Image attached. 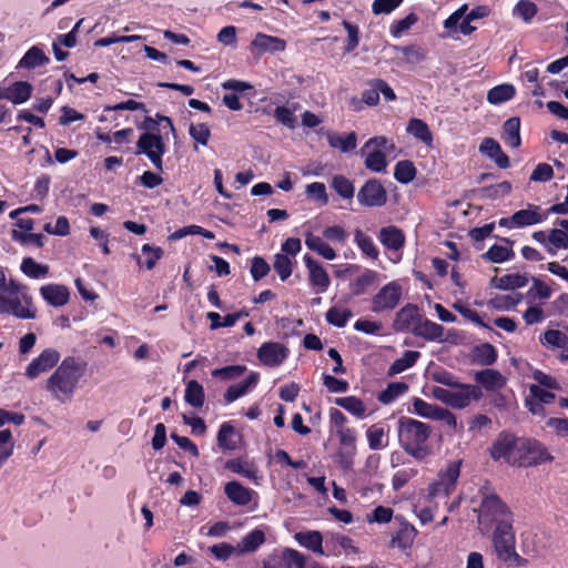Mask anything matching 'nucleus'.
Wrapping results in <instances>:
<instances>
[{
  "mask_svg": "<svg viewBox=\"0 0 568 568\" xmlns=\"http://www.w3.org/2000/svg\"><path fill=\"white\" fill-rule=\"evenodd\" d=\"M87 366L88 363L80 357H64L54 373L47 379V390L62 403L70 399L80 379L85 374Z\"/></svg>",
  "mask_w": 568,
  "mask_h": 568,
  "instance_id": "obj_1",
  "label": "nucleus"
},
{
  "mask_svg": "<svg viewBox=\"0 0 568 568\" xmlns=\"http://www.w3.org/2000/svg\"><path fill=\"white\" fill-rule=\"evenodd\" d=\"M432 427L412 417L402 416L397 422V436L403 450L416 460H423L432 454L429 438Z\"/></svg>",
  "mask_w": 568,
  "mask_h": 568,
  "instance_id": "obj_2",
  "label": "nucleus"
},
{
  "mask_svg": "<svg viewBox=\"0 0 568 568\" xmlns=\"http://www.w3.org/2000/svg\"><path fill=\"white\" fill-rule=\"evenodd\" d=\"M478 520L480 524L498 525L499 523L514 521V514L506 503L495 493L484 494L479 506Z\"/></svg>",
  "mask_w": 568,
  "mask_h": 568,
  "instance_id": "obj_3",
  "label": "nucleus"
},
{
  "mask_svg": "<svg viewBox=\"0 0 568 568\" xmlns=\"http://www.w3.org/2000/svg\"><path fill=\"white\" fill-rule=\"evenodd\" d=\"M552 460L554 456L542 443L537 439L527 438L517 447V459L513 462V465L528 468L551 463Z\"/></svg>",
  "mask_w": 568,
  "mask_h": 568,
  "instance_id": "obj_4",
  "label": "nucleus"
},
{
  "mask_svg": "<svg viewBox=\"0 0 568 568\" xmlns=\"http://www.w3.org/2000/svg\"><path fill=\"white\" fill-rule=\"evenodd\" d=\"M545 221L544 209L540 205L527 203L525 209L516 211L511 216L501 217L498 225L511 230L540 224Z\"/></svg>",
  "mask_w": 568,
  "mask_h": 568,
  "instance_id": "obj_5",
  "label": "nucleus"
},
{
  "mask_svg": "<svg viewBox=\"0 0 568 568\" xmlns=\"http://www.w3.org/2000/svg\"><path fill=\"white\" fill-rule=\"evenodd\" d=\"M166 146L162 135L151 132L142 133L136 142L135 154H145L155 169L163 170V155Z\"/></svg>",
  "mask_w": 568,
  "mask_h": 568,
  "instance_id": "obj_6",
  "label": "nucleus"
},
{
  "mask_svg": "<svg viewBox=\"0 0 568 568\" xmlns=\"http://www.w3.org/2000/svg\"><path fill=\"white\" fill-rule=\"evenodd\" d=\"M28 291L29 288L26 285V288L18 294L9 295L6 314H12L17 318L21 320L36 318L37 310L33 306L32 296Z\"/></svg>",
  "mask_w": 568,
  "mask_h": 568,
  "instance_id": "obj_7",
  "label": "nucleus"
},
{
  "mask_svg": "<svg viewBox=\"0 0 568 568\" xmlns=\"http://www.w3.org/2000/svg\"><path fill=\"white\" fill-rule=\"evenodd\" d=\"M357 200L363 206L379 207L386 204L387 192L379 180L369 179L359 189Z\"/></svg>",
  "mask_w": 568,
  "mask_h": 568,
  "instance_id": "obj_8",
  "label": "nucleus"
},
{
  "mask_svg": "<svg viewBox=\"0 0 568 568\" xmlns=\"http://www.w3.org/2000/svg\"><path fill=\"white\" fill-rule=\"evenodd\" d=\"M493 546L497 558H501L510 550L516 548V535L514 529V521H505L496 525L493 531Z\"/></svg>",
  "mask_w": 568,
  "mask_h": 568,
  "instance_id": "obj_9",
  "label": "nucleus"
},
{
  "mask_svg": "<svg viewBox=\"0 0 568 568\" xmlns=\"http://www.w3.org/2000/svg\"><path fill=\"white\" fill-rule=\"evenodd\" d=\"M402 298V286L397 282L384 285L372 300V311L381 313L394 310Z\"/></svg>",
  "mask_w": 568,
  "mask_h": 568,
  "instance_id": "obj_10",
  "label": "nucleus"
},
{
  "mask_svg": "<svg viewBox=\"0 0 568 568\" xmlns=\"http://www.w3.org/2000/svg\"><path fill=\"white\" fill-rule=\"evenodd\" d=\"M258 361L267 367L280 366L290 355V349L278 342H265L257 349Z\"/></svg>",
  "mask_w": 568,
  "mask_h": 568,
  "instance_id": "obj_11",
  "label": "nucleus"
},
{
  "mask_svg": "<svg viewBox=\"0 0 568 568\" xmlns=\"http://www.w3.org/2000/svg\"><path fill=\"white\" fill-rule=\"evenodd\" d=\"M459 477V465L450 464L445 471L438 475V479L429 485V495L432 497L449 496L456 488Z\"/></svg>",
  "mask_w": 568,
  "mask_h": 568,
  "instance_id": "obj_12",
  "label": "nucleus"
},
{
  "mask_svg": "<svg viewBox=\"0 0 568 568\" xmlns=\"http://www.w3.org/2000/svg\"><path fill=\"white\" fill-rule=\"evenodd\" d=\"M517 438L508 432H501L489 449L490 457L494 460L505 459L508 464L513 465V462L517 459V457H513L514 452H517Z\"/></svg>",
  "mask_w": 568,
  "mask_h": 568,
  "instance_id": "obj_13",
  "label": "nucleus"
},
{
  "mask_svg": "<svg viewBox=\"0 0 568 568\" xmlns=\"http://www.w3.org/2000/svg\"><path fill=\"white\" fill-rule=\"evenodd\" d=\"M341 447L337 452L339 464L347 468L353 464V458L356 455V430L347 427L344 429H336Z\"/></svg>",
  "mask_w": 568,
  "mask_h": 568,
  "instance_id": "obj_14",
  "label": "nucleus"
},
{
  "mask_svg": "<svg viewBox=\"0 0 568 568\" xmlns=\"http://www.w3.org/2000/svg\"><path fill=\"white\" fill-rule=\"evenodd\" d=\"M60 361V353L53 348L43 349L26 368V376L30 379L38 377L53 368Z\"/></svg>",
  "mask_w": 568,
  "mask_h": 568,
  "instance_id": "obj_15",
  "label": "nucleus"
},
{
  "mask_svg": "<svg viewBox=\"0 0 568 568\" xmlns=\"http://www.w3.org/2000/svg\"><path fill=\"white\" fill-rule=\"evenodd\" d=\"M449 406L456 409H463L470 405L473 400H479L484 396L480 386L460 383L454 387Z\"/></svg>",
  "mask_w": 568,
  "mask_h": 568,
  "instance_id": "obj_16",
  "label": "nucleus"
},
{
  "mask_svg": "<svg viewBox=\"0 0 568 568\" xmlns=\"http://www.w3.org/2000/svg\"><path fill=\"white\" fill-rule=\"evenodd\" d=\"M303 261L308 271L310 284L313 287H316L317 293L325 292L331 284V280L326 270L322 266L320 262L315 261L310 254H305Z\"/></svg>",
  "mask_w": 568,
  "mask_h": 568,
  "instance_id": "obj_17",
  "label": "nucleus"
},
{
  "mask_svg": "<svg viewBox=\"0 0 568 568\" xmlns=\"http://www.w3.org/2000/svg\"><path fill=\"white\" fill-rule=\"evenodd\" d=\"M395 520L398 521V528L392 536L390 546L403 550L410 548L417 536L416 528L402 516H396Z\"/></svg>",
  "mask_w": 568,
  "mask_h": 568,
  "instance_id": "obj_18",
  "label": "nucleus"
},
{
  "mask_svg": "<svg viewBox=\"0 0 568 568\" xmlns=\"http://www.w3.org/2000/svg\"><path fill=\"white\" fill-rule=\"evenodd\" d=\"M422 317L418 306L408 303L397 312L394 321V328L397 332L413 333V328L420 322Z\"/></svg>",
  "mask_w": 568,
  "mask_h": 568,
  "instance_id": "obj_19",
  "label": "nucleus"
},
{
  "mask_svg": "<svg viewBox=\"0 0 568 568\" xmlns=\"http://www.w3.org/2000/svg\"><path fill=\"white\" fill-rule=\"evenodd\" d=\"M41 297L53 307H61L68 304L70 291L65 285L49 283L42 285L39 290Z\"/></svg>",
  "mask_w": 568,
  "mask_h": 568,
  "instance_id": "obj_20",
  "label": "nucleus"
},
{
  "mask_svg": "<svg viewBox=\"0 0 568 568\" xmlns=\"http://www.w3.org/2000/svg\"><path fill=\"white\" fill-rule=\"evenodd\" d=\"M555 225L561 229L554 227L548 233L547 252L551 255L556 254L558 250L568 248V220L557 219Z\"/></svg>",
  "mask_w": 568,
  "mask_h": 568,
  "instance_id": "obj_21",
  "label": "nucleus"
},
{
  "mask_svg": "<svg viewBox=\"0 0 568 568\" xmlns=\"http://www.w3.org/2000/svg\"><path fill=\"white\" fill-rule=\"evenodd\" d=\"M378 240L382 245L390 251H399L405 246L406 237L402 229L388 225L381 229Z\"/></svg>",
  "mask_w": 568,
  "mask_h": 568,
  "instance_id": "obj_22",
  "label": "nucleus"
},
{
  "mask_svg": "<svg viewBox=\"0 0 568 568\" xmlns=\"http://www.w3.org/2000/svg\"><path fill=\"white\" fill-rule=\"evenodd\" d=\"M500 241L506 243L508 246L498 244L491 245L487 252L481 254V258L484 261L500 264L515 257V252L513 250L514 241L508 237H501Z\"/></svg>",
  "mask_w": 568,
  "mask_h": 568,
  "instance_id": "obj_23",
  "label": "nucleus"
},
{
  "mask_svg": "<svg viewBox=\"0 0 568 568\" xmlns=\"http://www.w3.org/2000/svg\"><path fill=\"white\" fill-rule=\"evenodd\" d=\"M258 379L260 374L257 372H251L244 381L229 386L224 394L225 403L231 404L247 394L252 388L256 386Z\"/></svg>",
  "mask_w": 568,
  "mask_h": 568,
  "instance_id": "obj_24",
  "label": "nucleus"
},
{
  "mask_svg": "<svg viewBox=\"0 0 568 568\" xmlns=\"http://www.w3.org/2000/svg\"><path fill=\"white\" fill-rule=\"evenodd\" d=\"M251 45L254 50H256L258 53H265V52H281L284 51L286 48L285 40L268 36L265 33H257L255 38L252 40Z\"/></svg>",
  "mask_w": 568,
  "mask_h": 568,
  "instance_id": "obj_25",
  "label": "nucleus"
},
{
  "mask_svg": "<svg viewBox=\"0 0 568 568\" xmlns=\"http://www.w3.org/2000/svg\"><path fill=\"white\" fill-rule=\"evenodd\" d=\"M480 152L485 153L491 160L495 161L496 165L500 169H508L510 166V160L500 148V144L493 138H486L483 140L479 146Z\"/></svg>",
  "mask_w": 568,
  "mask_h": 568,
  "instance_id": "obj_26",
  "label": "nucleus"
},
{
  "mask_svg": "<svg viewBox=\"0 0 568 568\" xmlns=\"http://www.w3.org/2000/svg\"><path fill=\"white\" fill-rule=\"evenodd\" d=\"M226 497L237 506H246L251 503L254 490L244 487L236 480L229 481L224 487Z\"/></svg>",
  "mask_w": 568,
  "mask_h": 568,
  "instance_id": "obj_27",
  "label": "nucleus"
},
{
  "mask_svg": "<svg viewBox=\"0 0 568 568\" xmlns=\"http://www.w3.org/2000/svg\"><path fill=\"white\" fill-rule=\"evenodd\" d=\"M475 381L486 390H498L506 385V378L503 374L493 368H485L475 373Z\"/></svg>",
  "mask_w": 568,
  "mask_h": 568,
  "instance_id": "obj_28",
  "label": "nucleus"
},
{
  "mask_svg": "<svg viewBox=\"0 0 568 568\" xmlns=\"http://www.w3.org/2000/svg\"><path fill=\"white\" fill-rule=\"evenodd\" d=\"M470 358L471 363L488 367L496 363L498 352L490 343H481L473 347Z\"/></svg>",
  "mask_w": 568,
  "mask_h": 568,
  "instance_id": "obj_29",
  "label": "nucleus"
},
{
  "mask_svg": "<svg viewBox=\"0 0 568 568\" xmlns=\"http://www.w3.org/2000/svg\"><path fill=\"white\" fill-rule=\"evenodd\" d=\"M467 10V4L459 7L444 21V27L446 29H453L459 23V30L464 36L471 34L476 30V27L470 24L473 20H468V17L466 16Z\"/></svg>",
  "mask_w": 568,
  "mask_h": 568,
  "instance_id": "obj_30",
  "label": "nucleus"
},
{
  "mask_svg": "<svg viewBox=\"0 0 568 568\" xmlns=\"http://www.w3.org/2000/svg\"><path fill=\"white\" fill-rule=\"evenodd\" d=\"M444 326L433 322L428 318L420 320L417 325L413 328V334L418 337H423L426 341H442L444 336Z\"/></svg>",
  "mask_w": 568,
  "mask_h": 568,
  "instance_id": "obj_31",
  "label": "nucleus"
},
{
  "mask_svg": "<svg viewBox=\"0 0 568 568\" xmlns=\"http://www.w3.org/2000/svg\"><path fill=\"white\" fill-rule=\"evenodd\" d=\"M528 282L529 277L526 274H505L503 276H494L490 280V286L498 290L508 291L525 287Z\"/></svg>",
  "mask_w": 568,
  "mask_h": 568,
  "instance_id": "obj_32",
  "label": "nucleus"
},
{
  "mask_svg": "<svg viewBox=\"0 0 568 568\" xmlns=\"http://www.w3.org/2000/svg\"><path fill=\"white\" fill-rule=\"evenodd\" d=\"M295 540L304 548L316 555L323 556V536L318 530L300 531L294 536Z\"/></svg>",
  "mask_w": 568,
  "mask_h": 568,
  "instance_id": "obj_33",
  "label": "nucleus"
},
{
  "mask_svg": "<svg viewBox=\"0 0 568 568\" xmlns=\"http://www.w3.org/2000/svg\"><path fill=\"white\" fill-rule=\"evenodd\" d=\"M33 87L28 81H16L7 87L6 100L13 104L27 102L32 95Z\"/></svg>",
  "mask_w": 568,
  "mask_h": 568,
  "instance_id": "obj_34",
  "label": "nucleus"
},
{
  "mask_svg": "<svg viewBox=\"0 0 568 568\" xmlns=\"http://www.w3.org/2000/svg\"><path fill=\"white\" fill-rule=\"evenodd\" d=\"M326 139L331 148L337 149L343 153L352 152L357 146V135L355 132H349L348 134L327 132Z\"/></svg>",
  "mask_w": 568,
  "mask_h": 568,
  "instance_id": "obj_35",
  "label": "nucleus"
},
{
  "mask_svg": "<svg viewBox=\"0 0 568 568\" xmlns=\"http://www.w3.org/2000/svg\"><path fill=\"white\" fill-rule=\"evenodd\" d=\"M388 429L382 424H374L366 430L368 447L372 450H381L388 446Z\"/></svg>",
  "mask_w": 568,
  "mask_h": 568,
  "instance_id": "obj_36",
  "label": "nucleus"
},
{
  "mask_svg": "<svg viewBox=\"0 0 568 568\" xmlns=\"http://www.w3.org/2000/svg\"><path fill=\"white\" fill-rule=\"evenodd\" d=\"M305 244L311 251L326 260L331 261L337 256L336 252L328 243H326L321 236L314 235L311 232L305 234Z\"/></svg>",
  "mask_w": 568,
  "mask_h": 568,
  "instance_id": "obj_37",
  "label": "nucleus"
},
{
  "mask_svg": "<svg viewBox=\"0 0 568 568\" xmlns=\"http://www.w3.org/2000/svg\"><path fill=\"white\" fill-rule=\"evenodd\" d=\"M503 140L509 146L516 149L520 146V119L513 116L503 124Z\"/></svg>",
  "mask_w": 568,
  "mask_h": 568,
  "instance_id": "obj_38",
  "label": "nucleus"
},
{
  "mask_svg": "<svg viewBox=\"0 0 568 568\" xmlns=\"http://www.w3.org/2000/svg\"><path fill=\"white\" fill-rule=\"evenodd\" d=\"M50 59L42 49L37 45L31 47L19 61L18 69H34L48 63Z\"/></svg>",
  "mask_w": 568,
  "mask_h": 568,
  "instance_id": "obj_39",
  "label": "nucleus"
},
{
  "mask_svg": "<svg viewBox=\"0 0 568 568\" xmlns=\"http://www.w3.org/2000/svg\"><path fill=\"white\" fill-rule=\"evenodd\" d=\"M406 131L408 134L413 135L415 139L422 141L426 145H432L433 133L427 123L423 120L416 118L410 119L407 123Z\"/></svg>",
  "mask_w": 568,
  "mask_h": 568,
  "instance_id": "obj_40",
  "label": "nucleus"
},
{
  "mask_svg": "<svg viewBox=\"0 0 568 568\" xmlns=\"http://www.w3.org/2000/svg\"><path fill=\"white\" fill-rule=\"evenodd\" d=\"M184 400L194 408H201L204 405V388L197 381L191 379L186 383Z\"/></svg>",
  "mask_w": 568,
  "mask_h": 568,
  "instance_id": "obj_41",
  "label": "nucleus"
},
{
  "mask_svg": "<svg viewBox=\"0 0 568 568\" xmlns=\"http://www.w3.org/2000/svg\"><path fill=\"white\" fill-rule=\"evenodd\" d=\"M378 273L373 270H365L351 283V292L353 295L359 296L366 293L367 288L375 285Z\"/></svg>",
  "mask_w": 568,
  "mask_h": 568,
  "instance_id": "obj_42",
  "label": "nucleus"
},
{
  "mask_svg": "<svg viewBox=\"0 0 568 568\" xmlns=\"http://www.w3.org/2000/svg\"><path fill=\"white\" fill-rule=\"evenodd\" d=\"M516 94V89L513 84L504 83L491 88L487 93V101L490 104H501L511 100Z\"/></svg>",
  "mask_w": 568,
  "mask_h": 568,
  "instance_id": "obj_43",
  "label": "nucleus"
},
{
  "mask_svg": "<svg viewBox=\"0 0 568 568\" xmlns=\"http://www.w3.org/2000/svg\"><path fill=\"white\" fill-rule=\"evenodd\" d=\"M419 357L420 353L418 351H405L403 356L389 366L387 375L392 377L413 367Z\"/></svg>",
  "mask_w": 568,
  "mask_h": 568,
  "instance_id": "obj_44",
  "label": "nucleus"
},
{
  "mask_svg": "<svg viewBox=\"0 0 568 568\" xmlns=\"http://www.w3.org/2000/svg\"><path fill=\"white\" fill-rule=\"evenodd\" d=\"M242 316H247V313L244 311H240L232 314H226L225 316H221L216 312H209L206 314L207 320L211 322V329H217L221 327H232Z\"/></svg>",
  "mask_w": 568,
  "mask_h": 568,
  "instance_id": "obj_45",
  "label": "nucleus"
},
{
  "mask_svg": "<svg viewBox=\"0 0 568 568\" xmlns=\"http://www.w3.org/2000/svg\"><path fill=\"white\" fill-rule=\"evenodd\" d=\"M335 404L352 415L356 416L357 418H363L366 416V405L356 396L337 397L335 398Z\"/></svg>",
  "mask_w": 568,
  "mask_h": 568,
  "instance_id": "obj_46",
  "label": "nucleus"
},
{
  "mask_svg": "<svg viewBox=\"0 0 568 568\" xmlns=\"http://www.w3.org/2000/svg\"><path fill=\"white\" fill-rule=\"evenodd\" d=\"M354 242L356 243L357 247L361 250V252L366 255L367 257H371L372 260H376L379 255V251L374 244L371 236L365 234L362 230L356 229L354 232Z\"/></svg>",
  "mask_w": 568,
  "mask_h": 568,
  "instance_id": "obj_47",
  "label": "nucleus"
},
{
  "mask_svg": "<svg viewBox=\"0 0 568 568\" xmlns=\"http://www.w3.org/2000/svg\"><path fill=\"white\" fill-rule=\"evenodd\" d=\"M408 385L404 382H392L387 385V387L382 390L377 399L384 404L388 405L397 399L399 396L404 395L408 390Z\"/></svg>",
  "mask_w": 568,
  "mask_h": 568,
  "instance_id": "obj_48",
  "label": "nucleus"
},
{
  "mask_svg": "<svg viewBox=\"0 0 568 568\" xmlns=\"http://www.w3.org/2000/svg\"><path fill=\"white\" fill-rule=\"evenodd\" d=\"M20 268L30 278H44L49 274V266L36 262L32 257H24Z\"/></svg>",
  "mask_w": 568,
  "mask_h": 568,
  "instance_id": "obj_49",
  "label": "nucleus"
},
{
  "mask_svg": "<svg viewBox=\"0 0 568 568\" xmlns=\"http://www.w3.org/2000/svg\"><path fill=\"white\" fill-rule=\"evenodd\" d=\"M417 170L409 160L398 161L394 169V178L402 184H407L416 178Z\"/></svg>",
  "mask_w": 568,
  "mask_h": 568,
  "instance_id": "obj_50",
  "label": "nucleus"
},
{
  "mask_svg": "<svg viewBox=\"0 0 568 568\" xmlns=\"http://www.w3.org/2000/svg\"><path fill=\"white\" fill-rule=\"evenodd\" d=\"M365 156V166L372 172H384L387 166L386 155L381 150H367L362 153Z\"/></svg>",
  "mask_w": 568,
  "mask_h": 568,
  "instance_id": "obj_51",
  "label": "nucleus"
},
{
  "mask_svg": "<svg viewBox=\"0 0 568 568\" xmlns=\"http://www.w3.org/2000/svg\"><path fill=\"white\" fill-rule=\"evenodd\" d=\"M264 542V531L262 529L255 528L242 538L240 544L241 552H254Z\"/></svg>",
  "mask_w": 568,
  "mask_h": 568,
  "instance_id": "obj_52",
  "label": "nucleus"
},
{
  "mask_svg": "<svg viewBox=\"0 0 568 568\" xmlns=\"http://www.w3.org/2000/svg\"><path fill=\"white\" fill-rule=\"evenodd\" d=\"M225 468L234 474L244 476L245 478L256 480L258 470L255 466L242 462L240 458L230 459L225 463Z\"/></svg>",
  "mask_w": 568,
  "mask_h": 568,
  "instance_id": "obj_53",
  "label": "nucleus"
},
{
  "mask_svg": "<svg viewBox=\"0 0 568 568\" xmlns=\"http://www.w3.org/2000/svg\"><path fill=\"white\" fill-rule=\"evenodd\" d=\"M539 342L546 347L564 348L568 344V336L559 329H547L539 335Z\"/></svg>",
  "mask_w": 568,
  "mask_h": 568,
  "instance_id": "obj_54",
  "label": "nucleus"
},
{
  "mask_svg": "<svg viewBox=\"0 0 568 568\" xmlns=\"http://www.w3.org/2000/svg\"><path fill=\"white\" fill-rule=\"evenodd\" d=\"M331 186L343 199L352 200L354 196V184L351 180L342 174H336L333 176Z\"/></svg>",
  "mask_w": 568,
  "mask_h": 568,
  "instance_id": "obj_55",
  "label": "nucleus"
},
{
  "mask_svg": "<svg viewBox=\"0 0 568 568\" xmlns=\"http://www.w3.org/2000/svg\"><path fill=\"white\" fill-rule=\"evenodd\" d=\"M352 316L351 310L345 307L332 306L326 312L327 323L339 328L345 327Z\"/></svg>",
  "mask_w": 568,
  "mask_h": 568,
  "instance_id": "obj_56",
  "label": "nucleus"
},
{
  "mask_svg": "<svg viewBox=\"0 0 568 568\" xmlns=\"http://www.w3.org/2000/svg\"><path fill=\"white\" fill-rule=\"evenodd\" d=\"M273 268L281 281L285 282L292 275L293 261L286 254L276 253L274 255Z\"/></svg>",
  "mask_w": 568,
  "mask_h": 568,
  "instance_id": "obj_57",
  "label": "nucleus"
},
{
  "mask_svg": "<svg viewBox=\"0 0 568 568\" xmlns=\"http://www.w3.org/2000/svg\"><path fill=\"white\" fill-rule=\"evenodd\" d=\"M246 372L245 365H227L221 368H215L212 371L211 375L215 378H220L222 381H232L240 376H242Z\"/></svg>",
  "mask_w": 568,
  "mask_h": 568,
  "instance_id": "obj_58",
  "label": "nucleus"
},
{
  "mask_svg": "<svg viewBox=\"0 0 568 568\" xmlns=\"http://www.w3.org/2000/svg\"><path fill=\"white\" fill-rule=\"evenodd\" d=\"M11 239L14 242L20 243L21 245L33 244L37 247H42L44 245V236L42 234L37 233H23L18 230L11 231Z\"/></svg>",
  "mask_w": 568,
  "mask_h": 568,
  "instance_id": "obj_59",
  "label": "nucleus"
},
{
  "mask_svg": "<svg viewBox=\"0 0 568 568\" xmlns=\"http://www.w3.org/2000/svg\"><path fill=\"white\" fill-rule=\"evenodd\" d=\"M418 21V17L416 13L410 12L405 18L394 21L390 24V34L394 38H399L404 32L409 30L416 22Z\"/></svg>",
  "mask_w": 568,
  "mask_h": 568,
  "instance_id": "obj_60",
  "label": "nucleus"
},
{
  "mask_svg": "<svg viewBox=\"0 0 568 568\" xmlns=\"http://www.w3.org/2000/svg\"><path fill=\"white\" fill-rule=\"evenodd\" d=\"M282 560L286 568H305L306 565L305 556L293 548L283 550Z\"/></svg>",
  "mask_w": 568,
  "mask_h": 568,
  "instance_id": "obj_61",
  "label": "nucleus"
},
{
  "mask_svg": "<svg viewBox=\"0 0 568 568\" xmlns=\"http://www.w3.org/2000/svg\"><path fill=\"white\" fill-rule=\"evenodd\" d=\"M510 192L511 183L508 181H503L495 185L485 186L480 190L481 196L490 200L508 195Z\"/></svg>",
  "mask_w": 568,
  "mask_h": 568,
  "instance_id": "obj_62",
  "label": "nucleus"
},
{
  "mask_svg": "<svg viewBox=\"0 0 568 568\" xmlns=\"http://www.w3.org/2000/svg\"><path fill=\"white\" fill-rule=\"evenodd\" d=\"M532 285L527 292V297L535 300H548L551 296V288L538 277H531Z\"/></svg>",
  "mask_w": 568,
  "mask_h": 568,
  "instance_id": "obj_63",
  "label": "nucleus"
},
{
  "mask_svg": "<svg viewBox=\"0 0 568 568\" xmlns=\"http://www.w3.org/2000/svg\"><path fill=\"white\" fill-rule=\"evenodd\" d=\"M270 271L271 266L264 257L256 255L251 260L250 272L255 282L264 278Z\"/></svg>",
  "mask_w": 568,
  "mask_h": 568,
  "instance_id": "obj_64",
  "label": "nucleus"
}]
</instances>
